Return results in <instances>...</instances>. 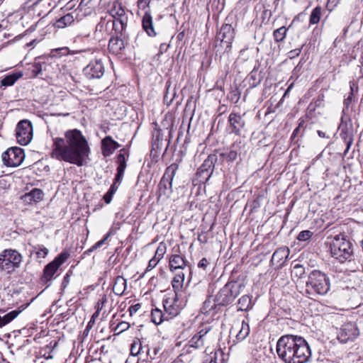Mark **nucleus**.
Instances as JSON below:
<instances>
[{
  "instance_id": "21",
  "label": "nucleus",
  "mask_w": 363,
  "mask_h": 363,
  "mask_svg": "<svg viewBox=\"0 0 363 363\" xmlns=\"http://www.w3.org/2000/svg\"><path fill=\"white\" fill-rule=\"evenodd\" d=\"M28 303L21 306L18 309L10 311L4 316L0 315V328H2L14 320L27 306Z\"/></svg>"
},
{
  "instance_id": "51",
  "label": "nucleus",
  "mask_w": 363,
  "mask_h": 363,
  "mask_svg": "<svg viewBox=\"0 0 363 363\" xmlns=\"http://www.w3.org/2000/svg\"><path fill=\"white\" fill-rule=\"evenodd\" d=\"M209 264V262L206 258H202L198 263V267L199 268H202L206 270L208 265Z\"/></svg>"
},
{
  "instance_id": "39",
  "label": "nucleus",
  "mask_w": 363,
  "mask_h": 363,
  "mask_svg": "<svg viewBox=\"0 0 363 363\" xmlns=\"http://www.w3.org/2000/svg\"><path fill=\"white\" fill-rule=\"evenodd\" d=\"M49 252L48 248L44 247L43 245H37L33 247V250L31 252V254L35 253L37 259L45 258Z\"/></svg>"
},
{
  "instance_id": "6",
  "label": "nucleus",
  "mask_w": 363,
  "mask_h": 363,
  "mask_svg": "<svg viewBox=\"0 0 363 363\" xmlns=\"http://www.w3.org/2000/svg\"><path fill=\"white\" fill-rule=\"evenodd\" d=\"M241 285L236 281L228 282L216 295L213 301L218 306H227L240 294Z\"/></svg>"
},
{
  "instance_id": "45",
  "label": "nucleus",
  "mask_w": 363,
  "mask_h": 363,
  "mask_svg": "<svg viewBox=\"0 0 363 363\" xmlns=\"http://www.w3.org/2000/svg\"><path fill=\"white\" fill-rule=\"evenodd\" d=\"M213 172L199 168L196 172V175L201 178V181L206 182L211 177Z\"/></svg>"
},
{
  "instance_id": "15",
  "label": "nucleus",
  "mask_w": 363,
  "mask_h": 363,
  "mask_svg": "<svg viewBox=\"0 0 363 363\" xmlns=\"http://www.w3.org/2000/svg\"><path fill=\"white\" fill-rule=\"evenodd\" d=\"M340 136L347 145L345 153L347 152L354 140V128L351 122L342 121L339 125Z\"/></svg>"
},
{
  "instance_id": "5",
  "label": "nucleus",
  "mask_w": 363,
  "mask_h": 363,
  "mask_svg": "<svg viewBox=\"0 0 363 363\" xmlns=\"http://www.w3.org/2000/svg\"><path fill=\"white\" fill-rule=\"evenodd\" d=\"M22 260L23 257L17 250L6 249L0 253V270L11 274L20 267Z\"/></svg>"
},
{
  "instance_id": "10",
  "label": "nucleus",
  "mask_w": 363,
  "mask_h": 363,
  "mask_svg": "<svg viewBox=\"0 0 363 363\" xmlns=\"http://www.w3.org/2000/svg\"><path fill=\"white\" fill-rule=\"evenodd\" d=\"M234 38V27L231 24L225 23L217 33L216 41H220V45L224 48L225 52H229Z\"/></svg>"
},
{
  "instance_id": "33",
  "label": "nucleus",
  "mask_w": 363,
  "mask_h": 363,
  "mask_svg": "<svg viewBox=\"0 0 363 363\" xmlns=\"http://www.w3.org/2000/svg\"><path fill=\"white\" fill-rule=\"evenodd\" d=\"M126 289V280L121 276L115 278V295L121 296Z\"/></svg>"
},
{
  "instance_id": "62",
  "label": "nucleus",
  "mask_w": 363,
  "mask_h": 363,
  "mask_svg": "<svg viewBox=\"0 0 363 363\" xmlns=\"http://www.w3.org/2000/svg\"><path fill=\"white\" fill-rule=\"evenodd\" d=\"M60 50L66 52L67 50V48H62Z\"/></svg>"
},
{
  "instance_id": "52",
  "label": "nucleus",
  "mask_w": 363,
  "mask_h": 363,
  "mask_svg": "<svg viewBox=\"0 0 363 363\" xmlns=\"http://www.w3.org/2000/svg\"><path fill=\"white\" fill-rule=\"evenodd\" d=\"M301 50L300 48L294 49L293 50H291L289 52V57L290 58H294L297 56H298L301 53Z\"/></svg>"
},
{
  "instance_id": "3",
  "label": "nucleus",
  "mask_w": 363,
  "mask_h": 363,
  "mask_svg": "<svg viewBox=\"0 0 363 363\" xmlns=\"http://www.w3.org/2000/svg\"><path fill=\"white\" fill-rule=\"evenodd\" d=\"M330 252L331 256L341 263L350 261L353 255L351 242L342 234L332 238L330 242Z\"/></svg>"
},
{
  "instance_id": "28",
  "label": "nucleus",
  "mask_w": 363,
  "mask_h": 363,
  "mask_svg": "<svg viewBox=\"0 0 363 363\" xmlns=\"http://www.w3.org/2000/svg\"><path fill=\"white\" fill-rule=\"evenodd\" d=\"M113 149V140L110 135L106 136L101 141L102 153L105 157L112 154Z\"/></svg>"
},
{
  "instance_id": "53",
  "label": "nucleus",
  "mask_w": 363,
  "mask_h": 363,
  "mask_svg": "<svg viewBox=\"0 0 363 363\" xmlns=\"http://www.w3.org/2000/svg\"><path fill=\"white\" fill-rule=\"evenodd\" d=\"M240 99V94L235 91L233 92L232 100H235V103H237Z\"/></svg>"
},
{
  "instance_id": "12",
  "label": "nucleus",
  "mask_w": 363,
  "mask_h": 363,
  "mask_svg": "<svg viewBox=\"0 0 363 363\" xmlns=\"http://www.w3.org/2000/svg\"><path fill=\"white\" fill-rule=\"evenodd\" d=\"M129 156L130 152L128 147L121 149L116 155L115 162L117 164V173L115 175V191L117 188L116 184H120L123 179Z\"/></svg>"
},
{
  "instance_id": "46",
  "label": "nucleus",
  "mask_w": 363,
  "mask_h": 363,
  "mask_svg": "<svg viewBox=\"0 0 363 363\" xmlns=\"http://www.w3.org/2000/svg\"><path fill=\"white\" fill-rule=\"evenodd\" d=\"M130 325L128 323L125 321H121L115 326V335L121 333L122 332L128 329Z\"/></svg>"
},
{
  "instance_id": "55",
  "label": "nucleus",
  "mask_w": 363,
  "mask_h": 363,
  "mask_svg": "<svg viewBox=\"0 0 363 363\" xmlns=\"http://www.w3.org/2000/svg\"><path fill=\"white\" fill-rule=\"evenodd\" d=\"M271 14H272V12L271 11L268 10V9H264L262 12V15H263V18H269V17L271 16Z\"/></svg>"
},
{
  "instance_id": "41",
  "label": "nucleus",
  "mask_w": 363,
  "mask_h": 363,
  "mask_svg": "<svg viewBox=\"0 0 363 363\" xmlns=\"http://www.w3.org/2000/svg\"><path fill=\"white\" fill-rule=\"evenodd\" d=\"M287 30H288V29L285 26H282L279 28L276 29L273 32V36H274V40L276 42L283 41L286 38Z\"/></svg>"
},
{
  "instance_id": "43",
  "label": "nucleus",
  "mask_w": 363,
  "mask_h": 363,
  "mask_svg": "<svg viewBox=\"0 0 363 363\" xmlns=\"http://www.w3.org/2000/svg\"><path fill=\"white\" fill-rule=\"evenodd\" d=\"M166 245L164 242H160L156 250L155 256L153 257L160 261L163 258L166 252Z\"/></svg>"
},
{
  "instance_id": "14",
  "label": "nucleus",
  "mask_w": 363,
  "mask_h": 363,
  "mask_svg": "<svg viewBox=\"0 0 363 363\" xmlns=\"http://www.w3.org/2000/svg\"><path fill=\"white\" fill-rule=\"evenodd\" d=\"M211 330V327L208 325L203 326L189 341L187 346L194 349L203 348L209 342L210 338L208 335Z\"/></svg>"
},
{
  "instance_id": "49",
  "label": "nucleus",
  "mask_w": 363,
  "mask_h": 363,
  "mask_svg": "<svg viewBox=\"0 0 363 363\" xmlns=\"http://www.w3.org/2000/svg\"><path fill=\"white\" fill-rule=\"evenodd\" d=\"M159 260L152 257L148 262V264H147V267L146 268V270L145 272H149V271H151L152 269H154L157 265V264L159 263Z\"/></svg>"
},
{
  "instance_id": "61",
  "label": "nucleus",
  "mask_w": 363,
  "mask_h": 363,
  "mask_svg": "<svg viewBox=\"0 0 363 363\" xmlns=\"http://www.w3.org/2000/svg\"><path fill=\"white\" fill-rule=\"evenodd\" d=\"M119 147H121V145L116 141H115V150L118 148Z\"/></svg>"
},
{
  "instance_id": "50",
  "label": "nucleus",
  "mask_w": 363,
  "mask_h": 363,
  "mask_svg": "<svg viewBox=\"0 0 363 363\" xmlns=\"http://www.w3.org/2000/svg\"><path fill=\"white\" fill-rule=\"evenodd\" d=\"M141 308L140 303H137L133 306H130L128 308V311L130 313V315H133L134 313H137L138 311Z\"/></svg>"
},
{
  "instance_id": "20",
  "label": "nucleus",
  "mask_w": 363,
  "mask_h": 363,
  "mask_svg": "<svg viewBox=\"0 0 363 363\" xmlns=\"http://www.w3.org/2000/svg\"><path fill=\"white\" fill-rule=\"evenodd\" d=\"M46 66L45 62H41L39 59H36L28 68V71L30 72V77L35 78L42 75L43 71L46 69Z\"/></svg>"
},
{
  "instance_id": "19",
  "label": "nucleus",
  "mask_w": 363,
  "mask_h": 363,
  "mask_svg": "<svg viewBox=\"0 0 363 363\" xmlns=\"http://www.w3.org/2000/svg\"><path fill=\"white\" fill-rule=\"evenodd\" d=\"M184 281V274L183 272L177 273L172 281V286L174 289L175 297L174 301H177L182 296V289Z\"/></svg>"
},
{
  "instance_id": "29",
  "label": "nucleus",
  "mask_w": 363,
  "mask_h": 363,
  "mask_svg": "<svg viewBox=\"0 0 363 363\" xmlns=\"http://www.w3.org/2000/svg\"><path fill=\"white\" fill-rule=\"evenodd\" d=\"M217 306L214 301L213 303L210 299H207L203 302V306L201 308V313L213 317L216 314L215 310Z\"/></svg>"
},
{
  "instance_id": "4",
  "label": "nucleus",
  "mask_w": 363,
  "mask_h": 363,
  "mask_svg": "<svg viewBox=\"0 0 363 363\" xmlns=\"http://www.w3.org/2000/svg\"><path fill=\"white\" fill-rule=\"evenodd\" d=\"M330 289L329 279L318 270H313L306 281V292L310 295H324Z\"/></svg>"
},
{
  "instance_id": "59",
  "label": "nucleus",
  "mask_w": 363,
  "mask_h": 363,
  "mask_svg": "<svg viewBox=\"0 0 363 363\" xmlns=\"http://www.w3.org/2000/svg\"><path fill=\"white\" fill-rule=\"evenodd\" d=\"M127 306V303L125 302H121L118 306L119 310L121 312H123Z\"/></svg>"
},
{
  "instance_id": "47",
  "label": "nucleus",
  "mask_w": 363,
  "mask_h": 363,
  "mask_svg": "<svg viewBox=\"0 0 363 363\" xmlns=\"http://www.w3.org/2000/svg\"><path fill=\"white\" fill-rule=\"evenodd\" d=\"M313 234V232L310 230H303L299 233V234L297 236V239L299 241H306L312 237Z\"/></svg>"
},
{
  "instance_id": "2",
  "label": "nucleus",
  "mask_w": 363,
  "mask_h": 363,
  "mask_svg": "<svg viewBox=\"0 0 363 363\" xmlns=\"http://www.w3.org/2000/svg\"><path fill=\"white\" fill-rule=\"evenodd\" d=\"M277 353L284 363H306L311 357L307 341L301 336L285 335L277 342Z\"/></svg>"
},
{
  "instance_id": "36",
  "label": "nucleus",
  "mask_w": 363,
  "mask_h": 363,
  "mask_svg": "<svg viewBox=\"0 0 363 363\" xmlns=\"http://www.w3.org/2000/svg\"><path fill=\"white\" fill-rule=\"evenodd\" d=\"M250 332V329L249 323L245 320H242L240 329L236 335L237 340L242 341L245 340L249 335Z\"/></svg>"
},
{
  "instance_id": "30",
  "label": "nucleus",
  "mask_w": 363,
  "mask_h": 363,
  "mask_svg": "<svg viewBox=\"0 0 363 363\" xmlns=\"http://www.w3.org/2000/svg\"><path fill=\"white\" fill-rule=\"evenodd\" d=\"M127 24V17L124 16V10L120 9L116 14H115V30H118L120 25L121 30L122 31Z\"/></svg>"
},
{
  "instance_id": "32",
  "label": "nucleus",
  "mask_w": 363,
  "mask_h": 363,
  "mask_svg": "<svg viewBox=\"0 0 363 363\" xmlns=\"http://www.w3.org/2000/svg\"><path fill=\"white\" fill-rule=\"evenodd\" d=\"M74 21V16L71 13H67L58 18L55 23V26L58 28H64L71 25Z\"/></svg>"
},
{
  "instance_id": "42",
  "label": "nucleus",
  "mask_w": 363,
  "mask_h": 363,
  "mask_svg": "<svg viewBox=\"0 0 363 363\" xmlns=\"http://www.w3.org/2000/svg\"><path fill=\"white\" fill-rule=\"evenodd\" d=\"M220 157L228 162H233L236 160L238 153L236 151L231 150L229 152L220 153Z\"/></svg>"
},
{
  "instance_id": "54",
  "label": "nucleus",
  "mask_w": 363,
  "mask_h": 363,
  "mask_svg": "<svg viewBox=\"0 0 363 363\" xmlns=\"http://www.w3.org/2000/svg\"><path fill=\"white\" fill-rule=\"evenodd\" d=\"M115 45H118L119 49H121L122 47H124V43L122 40H119L118 38H115Z\"/></svg>"
},
{
  "instance_id": "11",
  "label": "nucleus",
  "mask_w": 363,
  "mask_h": 363,
  "mask_svg": "<svg viewBox=\"0 0 363 363\" xmlns=\"http://www.w3.org/2000/svg\"><path fill=\"white\" fill-rule=\"evenodd\" d=\"M25 157L23 150L20 147H11L2 154L3 163L7 167H18Z\"/></svg>"
},
{
  "instance_id": "18",
  "label": "nucleus",
  "mask_w": 363,
  "mask_h": 363,
  "mask_svg": "<svg viewBox=\"0 0 363 363\" xmlns=\"http://www.w3.org/2000/svg\"><path fill=\"white\" fill-rule=\"evenodd\" d=\"M113 9L108 10L107 13L104 16L101 17V21L100 22L101 26H105L106 30L110 34V38L108 40V48L111 52L112 45L111 43L113 40V35L112 32L113 30V14L112 13Z\"/></svg>"
},
{
  "instance_id": "9",
  "label": "nucleus",
  "mask_w": 363,
  "mask_h": 363,
  "mask_svg": "<svg viewBox=\"0 0 363 363\" xmlns=\"http://www.w3.org/2000/svg\"><path fill=\"white\" fill-rule=\"evenodd\" d=\"M33 125L29 120L19 121L16 128V136L18 143L21 145H28L33 138Z\"/></svg>"
},
{
  "instance_id": "27",
  "label": "nucleus",
  "mask_w": 363,
  "mask_h": 363,
  "mask_svg": "<svg viewBox=\"0 0 363 363\" xmlns=\"http://www.w3.org/2000/svg\"><path fill=\"white\" fill-rule=\"evenodd\" d=\"M43 197V192L39 189H33L29 193H26L23 196V200L26 202H38L42 200Z\"/></svg>"
},
{
  "instance_id": "22",
  "label": "nucleus",
  "mask_w": 363,
  "mask_h": 363,
  "mask_svg": "<svg viewBox=\"0 0 363 363\" xmlns=\"http://www.w3.org/2000/svg\"><path fill=\"white\" fill-rule=\"evenodd\" d=\"M143 28L149 36L153 37L156 35L153 27L152 17L149 12H145L142 21Z\"/></svg>"
},
{
  "instance_id": "57",
  "label": "nucleus",
  "mask_w": 363,
  "mask_h": 363,
  "mask_svg": "<svg viewBox=\"0 0 363 363\" xmlns=\"http://www.w3.org/2000/svg\"><path fill=\"white\" fill-rule=\"evenodd\" d=\"M92 0H81L79 6H86Z\"/></svg>"
},
{
  "instance_id": "48",
  "label": "nucleus",
  "mask_w": 363,
  "mask_h": 363,
  "mask_svg": "<svg viewBox=\"0 0 363 363\" xmlns=\"http://www.w3.org/2000/svg\"><path fill=\"white\" fill-rule=\"evenodd\" d=\"M113 194V184L110 186V188L107 193L104 196V199L106 203H111L112 200V196Z\"/></svg>"
},
{
  "instance_id": "64",
  "label": "nucleus",
  "mask_w": 363,
  "mask_h": 363,
  "mask_svg": "<svg viewBox=\"0 0 363 363\" xmlns=\"http://www.w3.org/2000/svg\"><path fill=\"white\" fill-rule=\"evenodd\" d=\"M361 103H362V104H363V95H362V99H361Z\"/></svg>"
},
{
  "instance_id": "63",
  "label": "nucleus",
  "mask_w": 363,
  "mask_h": 363,
  "mask_svg": "<svg viewBox=\"0 0 363 363\" xmlns=\"http://www.w3.org/2000/svg\"><path fill=\"white\" fill-rule=\"evenodd\" d=\"M298 128L295 129L293 133L295 134L298 131Z\"/></svg>"
},
{
  "instance_id": "35",
  "label": "nucleus",
  "mask_w": 363,
  "mask_h": 363,
  "mask_svg": "<svg viewBox=\"0 0 363 363\" xmlns=\"http://www.w3.org/2000/svg\"><path fill=\"white\" fill-rule=\"evenodd\" d=\"M217 160V156L216 155H210L199 167L203 169H206L209 171L210 172H213L214 169V164Z\"/></svg>"
},
{
  "instance_id": "25",
  "label": "nucleus",
  "mask_w": 363,
  "mask_h": 363,
  "mask_svg": "<svg viewBox=\"0 0 363 363\" xmlns=\"http://www.w3.org/2000/svg\"><path fill=\"white\" fill-rule=\"evenodd\" d=\"M23 77L22 72H15L6 74L1 79L0 84L4 86H9L13 85L16 82Z\"/></svg>"
},
{
  "instance_id": "44",
  "label": "nucleus",
  "mask_w": 363,
  "mask_h": 363,
  "mask_svg": "<svg viewBox=\"0 0 363 363\" xmlns=\"http://www.w3.org/2000/svg\"><path fill=\"white\" fill-rule=\"evenodd\" d=\"M143 347L140 340H138L133 342L130 348V353L133 356L138 355L142 352Z\"/></svg>"
},
{
  "instance_id": "37",
  "label": "nucleus",
  "mask_w": 363,
  "mask_h": 363,
  "mask_svg": "<svg viewBox=\"0 0 363 363\" xmlns=\"http://www.w3.org/2000/svg\"><path fill=\"white\" fill-rule=\"evenodd\" d=\"M239 311H247L252 308V301L249 296H242L238 302Z\"/></svg>"
},
{
  "instance_id": "40",
  "label": "nucleus",
  "mask_w": 363,
  "mask_h": 363,
  "mask_svg": "<svg viewBox=\"0 0 363 363\" xmlns=\"http://www.w3.org/2000/svg\"><path fill=\"white\" fill-rule=\"evenodd\" d=\"M322 9L320 6H316L311 13L309 22L310 24H317L321 16Z\"/></svg>"
},
{
  "instance_id": "38",
  "label": "nucleus",
  "mask_w": 363,
  "mask_h": 363,
  "mask_svg": "<svg viewBox=\"0 0 363 363\" xmlns=\"http://www.w3.org/2000/svg\"><path fill=\"white\" fill-rule=\"evenodd\" d=\"M164 318H166L164 317V314H163L161 310L158 308H155L152 310L151 320L152 323H154L155 325L160 324Z\"/></svg>"
},
{
  "instance_id": "34",
  "label": "nucleus",
  "mask_w": 363,
  "mask_h": 363,
  "mask_svg": "<svg viewBox=\"0 0 363 363\" xmlns=\"http://www.w3.org/2000/svg\"><path fill=\"white\" fill-rule=\"evenodd\" d=\"M163 306L165 310V312L168 314L169 318L174 317L177 315L179 313V308L178 306L172 305V303L168 300H165L163 301ZM166 318L168 319L169 317H167Z\"/></svg>"
},
{
  "instance_id": "58",
  "label": "nucleus",
  "mask_w": 363,
  "mask_h": 363,
  "mask_svg": "<svg viewBox=\"0 0 363 363\" xmlns=\"http://www.w3.org/2000/svg\"><path fill=\"white\" fill-rule=\"evenodd\" d=\"M317 133H318V136L320 137V138H329V136L326 135L325 133L322 131V130H318Z\"/></svg>"
},
{
  "instance_id": "26",
  "label": "nucleus",
  "mask_w": 363,
  "mask_h": 363,
  "mask_svg": "<svg viewBox=\"0 0 363 363\" xmlns=\"http://www.w3.org/2000/svg\"><path fill=\"white\" fill-rule=\"evenodd\" d=\"M350 91L349 92L348 95L343 101V111L347 112L352 104L355 102V96H354V88H355V84L352 82H350Z\"/></svg>"
},
{
  "instance_id": "16",
  "label": "nucleus",
  "mask_w": 363,
  "mask_h": 363,
  "mask_svg": "<svg viewBox=\"0 0 363 363\" xmlns=\"http://www.w3.org/2000/svg\"><path fill=\"white\" fill-rule=\"evenodd\" d=\"M104 68L100 60L91 61L83 69L87 79L100 78L104 74Z\"/></svg>"
},
{
  "instance_id": "31",
  "label": "nucleus",
  "mask_w": 363,
  "mask_h": 363,
  "mask_svg": "<svg viewBox=\"0 0 363 363\" xmlns=\"http://www.w3.org/2000/svg\"><path fill=\"white\" fill-rule=\"evenodd\" d=\"M112 230H113V228L111 227L110 228L109 231L108 232V233L104 236V238L103 239H101V240L98 241L97 242H96L91 248H89V250H86L84 252V255H89L90 253L91 252H93L94 250H96V249H98L99 247H103L105 245H108V238H109V237L111 236V235L112 233Z\"/></svg>"
},
{
  "instance_id": "24",
  "label": "nucleus",
  "mask_w": 363,
  "mask_h": 363,
  "mask_svg": "<svg viewBox=\"0 0 363 363\" xmlns=\"http://www.w3.org/2000/svg\"><path fill=\"white\" fill-rule=\"evenodd\" d=\"M289 249L288 247H281L277 249L272 255L271 261L272 262L284 263L288 258Z\"/></svg>"
},
{
  "instance_id": "17",
  "label": "nucleus",
  "mask_w": 363,
  "mask_h": 363,
  "mask_svg": "<svg viewBox=\"0 0 363 363\" xmlns=\"http://www.w3.org/2000/svg\"><path fill=\"white\" fill-rule=\"evenodd\" d=\"M243 115H240L237 112H232L228 116V123L230 133H234L236 135L240 134L241 130L245 126V121L243 118Z\"/></svg>"
},
{
  "instance_id": "60",
  "label": "nucleus",
  "mask_w": 363,
  "mask_h": 363,
  "mask_svg": "<svg viewBox=\"0 0 363 363\" xmlns=\"http://www.w3.org/2000/svg\"><path fill=\"white\" fill-rule=\"evenodd\" d=\"M106 128H107L105 126V125H101V130H103L104 133H106Z\"/></svg>"
},
{
  "instance_id": "7",
  "label": "nucleus",
  "mask_w": 363,
  "mask_h": 363,
  "mask_svg": "<svg viewBox=\"0 0 363 363\" xmlns=\"http://www.w3.org/2000/svg\"><path fill=\"white\" fill-rule=\"evenodd\" d=\"M179 169V165L172 163L165 169L164 174L158 184V198H168L172 192V180Z\"/></svg>"
},
{
  "instance_id": "56",
  "label": "nucleus",
  "mask_w": 363,
  "mask_h": 363,
  "mask_svg": "<svg viewBox=\"0 0 363 363\" xmlns=\"http://www.w3.org/2000/svg\"><path fill=\"white\" fill-rule=\"evenodd\" d=\"M91 328V320H90L86 327V329L84 331V335H88L90 328Z\"/></svg>"
},
{
  "instance_id": "13",
  "label": "nucleus",
  "mask_w": 363,
  "mask_h": 363,
  "mask_svg": "<svg viewBox=\"0 0 363 363\" xmlns=\"http://www.w3.org/2000/svg\"><path fill=\"white\" fill-rule=\"evenodd\" d=\"M359 335L357 325L352 322H348L342 325L337 333V339L342 343L352 341Z\"/></svg>"
},
{
  "instance_id": "23",
  "label": "nucleus",
  "mask_w": 363,
  "mask_h": 363,
  "mask_svg": "<svg viewBox=\"0 0 363 363\" xmlns=\"http://www.w3.org/2000/svg\"><path fill=\"white\" fill-rule=\"evenodd\" d=\"M186 265V260L179 255H172L169 258V269L171 272L183 269Z\"/></svg>"
},
{
  "instance_id": "1",
  "label": "nucleus",
  "mask_w": 363,
  "mask_h": 363,
  "mask_svg": "<svg viewBox=\"0 0 363 363\" xmlns=\"http://www.w3.org/2000/svg\"><path fill=\"white\" fill-rule=\"evenodd\" d=\"M89 148L82 133L69 130L65 133V138L53 139L52 157L80 167L88 157Z\"/></svg>"
},
{
  "instance_id": "8",
  "label": "nucleus",
  "mask_w": 363,
  "mask_h": 363,
  "mask_svg": "<svg viewBox=\"0 0 363 363\" xmlns=\"http://www.w3.org/2000/svg\"><path fill=\"white\" fill-rule=\"evenodd\" d=\"M69 256L67 252H63L48 264L43 269V274L40 278L41 282L45 284L50 281L59 267L68 259Z\"/></svg>"
}]
</instances>
